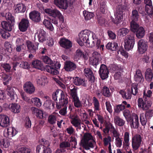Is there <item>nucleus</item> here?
<instances>
[{"instance_id": "obj_35", "label": "nucleus", "mask_w": 153, "mask_h": 153, "mask_svg": "<svg viewBox=\"0 0 153 153\" xmlns=\"http://www.w3.org/2000/svg\"><path fill=\"white\" fill-rule=\"evenodd\" d=\"M153 77V74L152 69L147 68L145 72V78L147 81H151Z\"/></svg>"}, {"instance_id": "obj_15", "label": "nucleus", "mask_w": 153, "mask_h": 153, "mask_svg": "<svg viewBox=\"0 0 153 153\" xmlns=\"http://www.w3.org/2000/svg\"><path fill=\"white\" fill-rule=\"evenodd\" d=\"M24 90L27 93L31 94L33 93L35 88L33 84L30 81L26 82L23 85Z\"/></svg>"}, {"instance_id": "obj_53", "label": "nucleus", "mask_w": 153, "mask_h": 153, "mask_svg": "<svg viewBox=\"0 0 153 153\" xmlns=\"http://www.w3.org/2000/svg\"><path fill=\"white\" fill-rule=\"evenodd\" d=\"M71 123L74 126L76 127L81 126V120L78 117L72 121H71Z\"/></svg>"}, {"instance_id": "obj_30", "label": "nucleus", "mask_w": 153, "mask_h": 153, "mask_svg": "<svg viewBox=\"0 0 153 153\" xmlns=\"http://www.w3.org/2000/svg\"><path fill=\"white\" fill-rule=\"evenodd\" d=\"M130 17L131 21H138L140 18V15L137 10L136 9H133Z\"/></svg>"}, {"instance_id": "obj_17", "label": "nucleus", "mask_w": 153, "mask_h": 153, "mask_svg": "<svg viewBox=\"0 0 153 153\" xmlns=\"http://www.w3.org/2000/svg\"><path fill=\"white\" fill-rule=\"evenodd\" d=\"M129 121L130 122L131 127V128H137L138 127V117L136 114H134L132 117H130Z\"/></svg>"}, {"instance_id": "obj_2", "label": "nucleus", "mask_w": 153, "mask_h": 153, "mask_svg": "<svg viewBox=\"0 0 153 153\" xmlns=\"http://www.w3.org/2000/svg\"><path fill=\"white\" fill-rule=\"evenodd\" d=\"M42 59L44 62L50 65L46 66L45 68L48 72L53 75H57L59 73L57 69L60 68L61 65L59 62H57L54 63L53 61L48 56H42Z\"/></svg>"}, {"instance_id": "obj_42", "label": "nucleus", "mask_w": 153, "mask_h": 153, "mask_svg": "<svg viewBox=\"0 0 153 153\" xmlns=\"http://www.w3.org/2000/svg\"><path fill=\"white\" fill-rule=\"evenodd\" d=\"M83 15L86 20H89L94 16V14L93 13L86 10L83 11Z\"/></svg>"}, {"instance_id": "obj_7", "label": "nucleus", "mask_w": 153, "mask_h": 153, "mask_svg": "<svg viewBox=\"0 0 153 153\" xmlns=\"http://www.w3.org/2000/svg\"><path fill=\"white\" fill-rule=\"evenodd\" d=\"M45 12L48 15L53 18L58 17L60 20L64 21L63 16L60 12L56 9L46 8L44 10Z\"/></svg>"}, {"instance_id": "obj_12", "label": "nucleus", "mask_w": 153, "mask_h": 153, "mask_svg": "<svg viewBox=\"0 0 153 153\" xmlns=\"http://www.w3.org/2000/svg\"><path fill=\"white\" fill-rule=\"evenodd\" d=\"M109 71L106 66L104 64H102L99 71V73L100 77L103 79H105L108 77Z\"/></svg>"}, {"instance_id": "obj_27", "label": "nucleus", "mask_w": 153, "mask_h": 153, "mask_svg": "<svg viewBox=\"0 0 153 153\" xmlns=\"http://www.w3.org/2000/svg\"><path fill=\"white\" fill-rule=\"evenodd\" d=\"M15 11L17 13H24L26 10L25 6L22 3L17 4L14 6Z\"/></svg>"}, {"instance_id": "obj_45", "label": "nucleus", "mask_w": 153, "mask_h": 153, "mask_svg": "<svg viewBox=\"0 0 153 153\" xmlns=\"http://www.w3.org/2000/svg\"><path fill=\"white\" fill-rule=\"evenodd\" d=\"M106 48L107 49L111 50L112 51H116L118 48L117 43L116 42L108 43L106 46Z\"/></svg>"}, {"instance_id": "obj_33", "label": "nucleus", "mask_w": 153, "mask_h": 153, "mask_svg": "<svg viewBox=\"0 0 153 153\" xmlns=\"http://www.w3.org/2000/svg\"><path fill=\"white\" fill-rule=\"evenodd\" d=\"M134 79L137 82H140L143 79V77L141 71L140 70L136 71V74L134 76Z\"/></svg>"}, {"instance_id": "obj_44", "label": "nucleus", "mask_w": 153, "mask_h": 153, "mask_svg": "<svg viewBox=\"0 0 153 153\" xmlns=\"http://www.w3.org/2000/svg\"><path fill=\"white\" fill-rule=\"evenodd\" d=\"M9 141L7 140H5L3 137L0 136V146L2 148H7L10 146Z\"/></svg>"}, {"instance_id": "obj_16", "label": "nucleus", "mask_w": 153, "mask_h": 153, "mask_svg": "<svg viewBox=\"0 0 153 153\" xmlns=\"http://www.w3.org/2000/svg\"><path fill=\"white\" fill-rule=\"evenodd\" d=\"M35 36L38 38L39 41L43 42L45 41L47 38V34L42 29H40L37 31Z\"/></svg>"}, {"instance_id": "obj_4", "label": "nucleus", "mask_w": 153, "mask_h": 153, "mask_svg": "<svg viewBox=\"0 0 153 153\" xmlns=\"http://www.w3.org/2000/svg\"><path fill=\"white\" fill-rule=\"evenodd\" d=\"M124 8V6L122 5H119L117 7L114 13L115 19L113 18L111 19V21L114 24H118L122 21L123 17V10Z\"/></svg>"}, {"instance_id": "obj_36", "label": "nucleus", "mask_w": 153, "mask_h": 153, "mask_svg": "<svg viewBox=\"0 0 153 153\" xmlns=\"http://www.w3.org/2000/svg\"><path fill=\"white\" fill-rule=\"evenodd\" d=\"M135 32L136 37L138 39H141L144 36L145 30L143 27H140Z\"/></svg>"}, {"instance_id": "obj_49", "label": "nucleus", "mask_w": 153, "mask_h": 153, "mask_svg": "<svg viewBox=\"0 0 153 153\" xmlns=\"http://www.w3.org/2000/svg\"><path fill=\"white\" fill-rule=\"evenodd\" d=\"M129 32L128 29L126 28H121L118 31V34L121 36H124L127 34Z\"/></svg>"}, {"instance_id": "obj_60", "label": "nucleus", "mask_w": 153, "mask_h": 153, "mask_svg": "<svg viewBox=\"0 0 153 153\" xmlns=\"http://www.w3.org/2000/svg\"><path fill=\"white\" fill-rule=\"evenodd\" d=\"M137 85L133 83L132 85V87L131 90V92L132 94L134 95H135L138 93V89L137 88Z\"/></svg>"}, {"instance_id": "obj_28", "label": "nucleus", "mask_w": 153, "mask_h": 153, "mask_svg": "<svg viewBox=\"0 0 153 153\" xmlns=\"http://www.w3.org/2000/svg\"><path fill=\"white\" fill-rule=\"evenodd\" d=\"M84 72L85 76L89 78L91 82H94L95 79L94 76L93 75L92 71L90 69L88 68H85L84 70Z\"/></svg>"}, {"instance_id": "obj_13", "label": "nucleus", "mask_w": 153, "mask_h": 153, "mask_svg": "<svg viewBox=\"0 0 153 153\" xmlns=\"http://www.w3.org/2000/svg\"><path fill=\"white\" fill-rule=\"evenodd\" d=\"M26 44L28 51L33 54L36 53V51L38 49L39 43L38 42L35 43V45L31 41H27Z\"/></svg>"}, {"instance_id": "obj_62", "label": "nucleus", "mask_w": 153, "mask_h": 153, "mask_svg": "<svg viewBox=\"0 0 153 153\" xmlns=\"http://www.w3.org/2000/svg\"><path fill=\"white\" fill-rule=\"evenodd\" d=\"M115 143L117 147L120 148L122 145V138L120 137L115 138Z\"/></svg>"}, {"instance_id": "obj_54", "label": "nucleus", "mask_w": 153, "mask_h": 153, "mask_svg": "<svg viewBox=\"0 0 153 153\" xmlns=\"http://www.w3.org/2000/svg\"><path fill=\"white\" fill-rule=\"evenodd\" d=\"M57 121L56 116L54 115L49 116L48 119V122L49 124L53 125L56 123Z\"/></svg>"}, {"instance_id": "obj_52", "label": "nucleus", "mask_w": 153, "mask_h": 153, "mask_svg": "<svg viewBox=\"0 0 153 153\" xmlns=\"http://www.w3.org/2000/svg\"><path fill=\"white\" fill-rule=\"evenodd\" d=\"M101 59L91 57L90 59V64L92 65L96 68L97 65L99 64V63Z\"/></svg>"}, {"instance_id": "obj_41", "label": "nucleus", "mask_w": 153, "mask_h": 153, "mask_svg": "<svg viewBox=\"0 0 153 153\" xmlns=\"http://www.w3.org/2000/svg\"><path fill=\"white\" fill-rule=\"evenodd\" d=\"M110 132L112 133V137L113 139L114 137L117 138L120 137V134L119 132L117 131L116 129L114 127L112 124L110 125Z\"/></svg>"}, {"instance_id": "obj_8", "label": "nucleus", "mask_w": 153, "mask_h": 153, "mask_svg": "<svg viewBox=\"0 0 153 153\" xmlns=\"http://www.w3.org/2000/svg\"><path fill=\"white\" fill-rule=\"evenodd\" d=\"M86 45L88 47L92 48L96 46L97 48H99L100 44V41L96 37L94 34L93 33L88 38V39L85 42Z\"/></svg>"}, {"instance_id": "obj_64", "label": "nucleus", "mask_w": 153, "mask_h": 153, "mask_svg": "<svg viewBox=\"0 0 153 153\" xmlns=\"http://www.w3.org/2000/svg\"><path fill=\"white\" fill-rule=\"evenodd\" d=\"M105 105L106 109L107 111L110 114L112 112V106L110 102L109 101H107L105 102Z\"/></svg>"}, {"instance_id": "obj_40", "label": "nucleus", "mask_w": 153, "mask_h": 153, "mask_svg": "<svg viewBox=\"0 0 153 153\" xmlns=\"http://www.w3.org/2000/svg\"><path fill=\"white\" fill-rule=\"evenodd\" d=\"M32 65L33 67L39 70H42L43 68L42 63L38 60H36L33 61Z\"/></svg>"}, {"instance_id": "obj_6", "label": "nucleus", "mask_w": 153, "mask_h": 153, "mask_svg": "<svg viewBox=\"0 0 153 153\" xmlns=\"http://www.w3.org/2000/svg\"><path fill=\"white\" fill-rule=\"evenodd\" d=\"M43 144L37 146L36 147L37 153H51L52 150L49 147L50 143L47 140L43 141Z\"/></svg>"}, {"instance_id": "obj_39", "label": "nucleus", "mask_w": 153, "mask_h": 153, "mask_svg": "<svg viewBox=\"0 0 153 153\" xmlns=\"http://www.w3.org/2000/svg\"><path fill=\"white\" fill-rule=\"evenodd\" d=\"M12 24H10V22L4 21L2 22L1 25L2 28L7 31H10L12 30Z\"/></svg>"}, {"instance_id": "obj_38", "label": "nucleus", "mask_w": 153, "mask_h": 153, "mask_svg": "<svg viewBox=\"0 0 153 153\" xmlns=\"http://www.w3.org/2000/svg\"><path fill=\"white\" fill-rule=\"evenodd\" d=\"M84 54L82 51L80 49H78L75 52L74 56V59L75 60H77L81 57H83Z\"/></svg>"}, {"instance_id": "obj_55", "label": "nucleus", "mask_w": 153, "mask_h": 153, "mask_svg": "<svg viewBox=\"0 0 153 153\" xmlns=\"http://www.w3.org/2000/svg\"><path fill=\"white\" fill-rule=\"evenodd\" d=\"M70 94L71 98L73 100L78 97L77 96V89L75 88L71 90Z\"/></svg>"}, {"instance_id": "obj_5", "label": "nucleus", "mask_w": 153, "mask_h": 153, "mask_svg": "<svg viewBox=\"0 0 153 153\" xmlns=\"http://www.w3.org/2000/svg\"><path fill=\"white\" fill-rule=\"evenodd\" d=\"M92 32L85 30L81 31L79 34V38L77 40V42L81 46H82L84 43L88 39V38L92 35Z\"/></svg>"}, {"instance_id": "obj_21", "label": "nucleus", "mask_w": 153, "mask_h": 153, "mask_svg": "<svg viewBox=\"0 0 153 153\" xmlns=\"http://www.w3.org/2000/svg\"><path fill=\"white\" fill-rule=\"evenodd\" d=\"M29 17L31 20L36 22H39L41 20L40 13L36 11L30 12L29 14Z\"/></svg>"}, {"instance_id": "obj_51", "label": "nucleus", "mask_w": 153, "mask_h": 153, "mask_svg": "<svg viewBox=\"0 0 153 153\" xmlns=\"http://www.w3.org/2000/svg\"><path fill=\"white\" fill-rule=\"evenodd\" d=\"M31 102L34 103L37 107H40L42 105V102L40 99L37 97L32 98Z\"/></svg>"}, {"instance_id": "obj_56", "label": "nucleus", "mask_w": 153, "mask_h": 153, "mask_svg": "<svg viewBox=\"0 0 153 153\" xmlns=\"http://www.w3.org/2000/svg\"><path fill=\"white\" fill-rule=\"evenodd\" d=\"M126 106L122 104L118 105L114 108V112L116 113H119L121 111L124 110Z\"/></svg>"}, {"instance_id": "obj_58", "label": "nucleus", "mask_w": 153, "mask_h": 153, "mask_svg": "<svg viewBox=\"0 0 153 153\" xmlns=\"http://www.w3.org/2000/svg\"><path fill=\"white\" fill-rule=\"evenodd\" d=\"M69 143L71 144V146L73 148L75 149L76 145L77 144V140L75 137L71 136L70 137V140H69Z\"/></svg>"}, {"instance_id": "obj_23", "label": "nucleus", "mask_w": 153, "mask_h": 153, "mask_svg": "<svg viewBox=\"0 0 153 153\" xmlns=\"http://www.w3.org/2000/svg\"><path fill=\"white\" fill-rule=\"evenodd\" d=\"M147 2H145L146 4L145 7V10L147 13L148 16L150 17L153 16V7L152 4L151 0H150L149 2L147 1Z\"/></svg>"}, {"instance_id": "obj_43", "label": "nucleus", "mask_w": 153, "mask_h": 153, "mask_svg": "<svg viewBox=\"0 0 153 153\" xmlns=\"http://www.w3.org/2000/svg\"><path fill=\"white\" fill-rule=\"evenodd\" d=\"M92 100L94 106V111L96 113L97 112L100 110V105L99 101L95 97H93Z\"/></svg>"}, {"instance_id": "obj_59", "label": "nucleus", "mask_w": 153, "mask_h": 153, "mask_svg": "<svg viewBox=\"0 0 153 153\" xmlns=\"http://www.w3.org/2000/svg\"><path fill=\"white\" fill-rule=\"evenodd\" d=\"M5 17L7 20L10 21L12 24H14L15 22L14 18L12 16L11 13H6L5 15Z\"/></svg>"}, {"instance_id": "obj_37", "label": "nucleus", "mask_w": 153, "mask_h": 153, "mask_svg": "<svg viewBox=\"0 0 153 153\" xmlns=\"http://www.w3.org/2000/svg\"><path fill=\"white\" fill-rule=\"evenodd\" d=\"M120 93L122 95L123 98L126 99H130L131 98L132 95L131 91L129 89H128L127 92H125L123 90L120 91Z\"/></svg>"}, {"instance_id": "obj_48", "label": "nucleus", "mask_w": 153, "mask_h": 153, "mask_svg": "<svg viewBox=\"0 0 153 153\" xmlns=\"http://www.w3.org/2000/svg\"><path fill=\"white\" fill-rule=\"evenodd\" d=\"M137 21H131V30L133 32H135L140 27L136 22Z\"/></svg>"}, {"instance_id": "obj_63", "label": "nucleus", "mask_w": 153, "mask_h": 153, "mask_svg": "<svg viewBox=\"0 0 153 153\" xmlns=\"http://www.w3.org/2000/svg\"><path fill=\"white\" fill-rule=\"evenodd\" d=\"M147 117H148L145 115L144 116L143 114L140 116V120L143 126H145L146 124L147 121Z\"/></svg>"}, {"instance_id": "obj_14", "label": "nucleus", "mask_w": 153, "mask_h": 153, "mask_svg": "<svg viewBox=\"0 0 153 153\" xmlns=\"http://www.w3.org/2000/svg\"><path fill=\"white\" fill-rule=\"evenodd\" d=\"M55 4L59 8L64 9H67L68 4L67 0H54ZM70 3H72L75 0H69Z\"/></svg>"}, {"instance_id": "obj_50", "label": "nucleus", "mask_w": 153, "mask_h": 153, "mask_svg": "<svg viewBox=\"0 0 153 153\" xmlns=\"http://www.w3.org/2000/svg\"><path fill=\"white\" fill-rule=\"evenodd\" d=\"M17 133L16 130L13 127H10L7 129V133L8 135H11L12 136L15 135Z\"/></svg>"}, {"instance_id": "obj_34", "label": "nucleus", "mask_w": 153, "mask_h": 153, "mask_svg": "<svg viewBox=\"0 0 153 153\" xmlns=\"http://www.w3.org/2000/svg\"><path fill=\"white\" fill-rule=\"evenodd\" d=\"M10 107V110L14 113H18L20 111V106L17 104L11 103Z\"/></svg>"}, {"instance_id": "obj_18", "label": "nucleus", "mask_w": 153, "mask_h": 153, "mask_svg": "<svg viewBox=\"0 0 153 153\" xmlns=\"http://www.w3.org/2000/svg\"><path fill=\"white\" fill-rule=\"evenodd\" d=\"M148 46L147 43L143 39H140L138 43V48L139 51L143 54L147 50Z\"/></svg>"}, {"instance_id": "obj_26", "label": "nucleus", "mask_w": 153, "mask_h": 153, "mask_svg": "<svg viewBox=\"0 0 153 153\" xmlns=\"http://www.w3.org/2000/svg\"><path fill=\"white\" fill-rule=\"evenodd\" d=\"M76 67V65L70 61L66 62L64 67L65 70L68 71H72L75 69Z\"/></svg>"}, {"instance_id": "obj_24", "label": "nucleus", "mask_w": 153, "mask_h": 153, "mask_svg": "<svg viewBox=\"0 0 153 153\" xmlns=\"http://www.w3.org/2000/svg\"><path fill=\"white\" fill-rule=\"evenodd\" d=\"M31 110L32 114L36 115L37 117L40 119L44 118V112L42 110L33 107L31 108Z\"/></svg>"}, {"instance_id": "obj_32", "label": "nucleus", "mask_w": 153, "mask_h": 153, "mask_svg": "<svg viewBox=\"0 0 153 153\" xmlns=\"http://www.w3.org/2000/svg\"><path fill=\"white\" fill-rule=\"evenodd\" d=\"M129 135L128 132H125L124 135V141L123 142V147L124 148L127 147L129 146Z\"/></svg>"}, {"instance_id": "obj_20", "label": "nucleus", "mask_w": 153, "mask_h": 153, "mask_svg": "<svg viewBox=\"0 0 153 153\" xmlns=\"http://www.w3.org/2000/svg\"><path fill=\"white\" fill-rule=\"evenodd\" d=\"M10 123L9 119L6 115L0 114V126L3 127L7 126Z\"/></svg>"}, {"instance_id": "obj_1", "label": "nucleus", "mask_w": 153, "mask_h": 153, "mask_svg": "<svg viewBox=\"0 0 153 153\" xmlns=\"http://www.w3.org/2000/svg\"><path fill=\"white\" fill-rule=\"evenodd\" d=\"M52 98L55 101H57L56 108L59 109L62 106H65L68 103L69 97L65 95L64 92L62 90H58L53 94Z\"/></svg>"}, {"instance_id": "obj_22", "label": "nucleus", "mask_w": 153, "mask_h": 153, "mask_svg": "<svg viewBox=\"0 0 153 153\" xmlns=\"http://www.w3.org/2000/svg\"><path fill=\"white\" fill-rule=\"evenodd\" d=\"M73 83L76 85H81L86 87L87 85V81L84 79L76 77L73 78Z\"/></svg>"}, {"instance_id": "obj_31", "label": "nucleus", "mask_w": 153, "mask_h": 153, "mask_svg": "<svg viewBox=\"0 0 153 153\" xmlns=\"http://www.w3.org/2000/svg\"><path fill=\"white\" fill-rule=\"evenodd\" d=\"M114 122L116 125L119 126H123L125 123V121L118 116H116L114 117Z\"/></svg>"}, {"instance_id": "obj_3", "label": "nucleus", "mask_w": 153, "mask_h": 153, "mask_svg": "<svg viewBox=\"0 0 153 153\" xmlns=\"http://www.w3.org/2000/svg\"><path fill=\"white\" fill-rule=\"evenodd\" d=\"M83 148L86 150L94 148L96 146V142L93 136L89 133H85L81 141Z\"/></svg>"}, {"instance_id": "obj_19", "label": "nucleus", "mask_w": 153, "mask_h": 153, "mask_svg": "<svg viewBox=\"0 0 153 153\" xmlns=\"http://www.w3.org/2000/svg\"><path fill=\"white\" fill-rule=\"evenodd\" d=\"M59 43L62 47L66 49H69L72 46V42L68 39L64 38L61 39Z\"/></svg>"}, {"instance_id": "obj_57", "label": "nucleus", "mask_w": 153, "mask_h": 153, "mask_svg": "<svg viewBox=\"0 0 153 153\" xmlns=\"http://www.w3.org/2000/svg\"><path fill=\"white\" fill-rule=\"evenodd\" d=\"M111 137L110 136L104 137L103 139V145L105 146H107L111 144Z\"/></svg>"}, {"instance_id": "obj_29", "label": "nucleus", "mask_w": 153, "mask_h": 153, "mask_svg": "<svg viewBox=\"0 0 153 153\" xmlns=\"http://www.w3.org/2000/svg\"><path fill=\"white\" fill-rule=\"evenodd\" d=\"M37 84L40 85H44L48 82L47 78L45 76H38L36 79Z\"/></svg>"}, {"instance_id": "obj_9", "label": "nucleus", "mask_w": 153, "mask_h": 153, "mask_svg": "<svg viewBox=\"0 0 153 153\" xmlns=\"http://www.w3.org/2000/svg\"><path fill=\"white\" fill-rule=\"evenodd\" d=\"M142 138L141 135L137 134L133 136L131 138V146L133 149L137 150L140 146Z\"/></svg>"}, {"instance_id": "obj_11", "label": "nucleus", "mask_w": 153, "mask_h": 153, "mask_svg": "<svg viewBox=\"0 0 153 153\" xmlns=\"http://www.w3.org/2000/svg\"><path fill=\"white\" fill-rule=\"evenodd\" d=\"M125 48L127 51L133 48L134 44V39L133 35H127L124 40Z\"/></svg>"}, {"instance_id": "obj_46", "label": "nucleus", "mask_w": 153, "mask_h": 153, "mask_svg": "<svg viewBox=\"0 0 153 153\" xmlns=\"http://www.w3.org/2000/svg\"><path fill=\"white\" fill-rule=\"evenodd\" d=\"M43 24L47 29L51 31H53L54 30V27L49 20L45 19L43 21Z\"/></svg>"}, {"instance_id": "obj_10", "label": "nucleus", "mask_w": 153, "mask_h": 153, "mask_svg": "<svg viewBox=\"0 0 153 153\" xmlns=\"http://www.w3.org/2000/svg\"><path fill=\"white\" fill-rule=\"evenodd\" d=\"M142 98H139L137 100L138 107L144 111H146L151 106L152 102L146 98L144 99Z\"/></svg>"}, {"instance_id": "obj_25", "label": "nucleus", "mask_w": 153, "mask_h": 153, "mask_svg": "<svg viewBox=\"0 0 153 153\" xmlns=\"http://www.w3.org/2000/svg\"><path fill=\"white\" fill-rule=\"evenodd\" d=\"M29 22L27 19H22L19 25V28L22 31L24 32L26 30L29 26Z\"/></svg>"}, {"instance_id": "obj_47", "label": "nucleus", "mask_w": 153, "mask_h": 153, "mask_svg": "<svg viewBox=\"0 0 153 153\" xmlns=\"http://www.w3.org/2000/svg\"><path fill=\"white\" fill-rule=\"evenodd\" d=\"M101 92L106 97H109L111 95L109 88L106 86L103 87Z\"/></svg>"}, {"instance_id": "obj_61", "label": "nucleus", "mask_w": 153, "mask_h": 153, "mask_svg": "<svg viewBox=\"0 0 153 153\" xmlns=\"http://www.w3.org/2000/svg\"><path fill=\"white\" fill-rule=\"evenodd\" d=\"M72 101L75 107L76 108H79L82 106V104L81 102L79 99V97L73 99Z\"/></svg>"}]
</instances>
